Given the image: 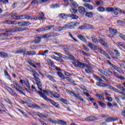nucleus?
Masks as SVG:
<instances>
[{
  "label": "nucleus",
  "instance_id": "aec40b11",
  "mask_svg": "<svg viewBox=\"0 0 125 125\" xmlns=\"http://www.w3.org/2000/svg\"><path fill=\"white\" fill-rule=\"evenodd\" d=\"M11 87H12V88H15V89H16L17 91H19V92H20V93H21V94H23V95H25V93L21 91L20 88H17L16 86H15L14 84H11Z\"/></svg>",
  "mask_w": 125,
  "mask_h": 125
},
{
  "label": "nucleus",
  "instance_id": "c756f323",
  "mask_svg": "<svg viewBox=\"0 0 125 125\" xmlns=\"http://www.w3.org/2000/svg\"><path fill=\"white\" fill-rule=\"evenodd\" d=\"M79 12L81 14H84L85 13V9L83 7H79Z\"/></svg>",
  "mask_w": 125,
  "mask_h": 125
},
{
  "label": "nucleus",
  "instance_id": "f3484780",
  "mask_svg": "<svg viewBox=\"0 0 125 125\" xmlns=\"http://www.w3.org/2000/svg\"><path fill=\"white\" fill-rule=\"evenodd\" d=\"M99 42H100V43L102 44V45H103V46L104 47H108V44H107V42H106L103 39H100L99 40Z\"/></svg>",
  "mask_w": 125,
  "mask_h": 125
},
{
  "label": "nucleus",
  "instance_id": "4be33fe9",
  "mask_svg": "<svg viewBox=\"0 0 125 125\" xmlns=\"http://www.w3.org/2000/svg\"><path fill=\"white\" fill-rule=\"evenodd\" d=\"M64 27H65V30H67V29H73L74 28L73 22H70L64 25Z\"/></svg>",
  "mask_w": 125,
  "mask_h": 125
},
{
  "label": "nucleus",
  "instance_id": "603ef678",
  "mask_svg": "<svg viewBox=\"0 0 125 125\" xmlns=\"http://www.w3.org/2000/svg\"><path fill=\"white\" fill-rule=\"evenodd\" d=\"M98 11H100L101 12H104L105 11V8L103 7H100L97 8Z\"/></svg>",
  "mask_w": 125,
  "mask_h": 125
},
{
  "label": "nucleus",
  "instance_id": "13d9d810",
  "mask_svg": "<svg viewBox=\"0 0 125 125\" xmlns=\"http://www.w3.org/2000/svg\"><path fill=\"white\" fill-rule=\"evenodd\" d=\"M63 50H64L65 53H66V55H67L68 56H69L71 54H70V52H69V51L68 50L67 48H63Z\"/></svg>",
  "mask_w": 125,
  "mask_h": 125
},
{
  "label": "nucleus",
  "instance_id": "69168bd1",
  "mask_svg": "<svg viewBox=\"0 0 125 125\" xmlns=\"http://www.w3.org/2000/svg\"><path fill=\"white\" fill-rule=\"evenodd\" d=\"M4 100L5 101H6V102L8 103L9 104L12 105V103L11 102V101H10L9 99L6 98L5 99H4Z\"/></svg>",
  "mask_w": 125,
  "mask_h": 125
},
{
  "label": "nucleus",
  "instance_id": "a878e982",
  "mask_svg": "<svg viewBox=\"0 0 125 125\" xmlns=\"http://www.w3.org/2000/svg\"><path fill=\"white\" fill-rule=\"evenodd\" d=\"M50 94H51V95H52V96H53L54 98H59V97H60V96L58 94V93L57 92H54L51 91L50 92Z\"/></svg>",
  "mask_w": 125,
  "mask_h": 125
},
{
  "label": "nucleus",
  "instance_id": "5fc2aeb1",
  "mask_svg": "<svg viewBox=\"0 0 125 125\" xmlns=\"http://www.w3.org/2000/svg\"><path fill=\"white\" fill-rule=\"evenodd\" d=\"M95 3H96V4H97L98 5H102V4H103V3H104L103 2V1H101V0H96L95 1Z\"/></svg>",
  "mask_w": 125,
  "mask_h": 125
},
{
  "label": "nucleus",
  "instance_id": "a18cd8bd",
  "mask_svg": "<svg viewBox=\"0 0 125 125\" xmlns=\"http://www.w3.org/2000/svg\"><path fill=\"white\" fill-rule=\"evenodd\" d=\"M32 6H35L36 4H39V1L38 0H33L31 2Z\"/></svg>",
  "mask_w": 125,
  "mask_h": 125
},
{
  "label": "nucleus",
  "instance_id": "2eb2a0df",
  "mask_svg": "<svg viewBox=\"0 0 125 125\" xmlns=\"http://www.w3.org/2000/svg\"><path fill=\"white\" fill-rule=\"evenodd\" d=\"M24 18L25 19H28V20H37V19H39V18H36V17H32L27 15H24Z\"/></svg>",
  "mask_w": 125,
  "mask_h": 125
},
{
  "label": "nucleus",
  "instance_id": "6ab92c4d",
  "mask_svg": "<svg viewBox=\"0 0 125 125\" xmlns=\"http://www.w3.org/2000/svg\"><path fill=\"white\" fill-rule=\"evenodd\" d=\"M40 17H36V18H39L36 19V20H42V19H45L44 18V14L43 12H41L39 13Z\"/></svg>",
  "mask_w": 125,
  "mask_h": 125
},
{
  "label": "nucleus",
  "instance_id": "2f4dec72",
  "mask_svg": "<svg viewBox=\"0 0 125 125\" xmlns=\"http://www.w3.org/2000/svg\"><path fill=\"white\" fill-rule=\"evenodd\" d=\"M88 46L90 47V48H91V49H92V50H96V49H97V47H96L95 45L91 44V43H89Z\"/></svg>",
  "mask_w": 125,
  "mask_h": 125
},
{
  "label": "nucleus",
  "instance_id": "a19ab883",
  "mask_svg": "<svg viewBox=\"0 0 125 125\" xmlns=\"http://www.w3.org/2000/svg\"><path fill=\"white\" fill-rule=\"evenodd\" d=\"M93 78L95 80H96V81H98V82H103L102 79L99 78V77L95 75V74L93 75Z\"/></svg>",
  "mask_w": 125,
  "mask_h": 125
},
{
  "label": "nucleus",
  "instance_id": "c03bdc74",
  "mask_svg": "<svg viewBox=\"0 0 125 125\" xmlns=\"http://www.w3.org/2000/svg\"><path fill=\"white\" fill-rule=\"evenodd\" d=\"M50 7L51 8H58V7H60V5L59 4H54L51 5Z\"/></svg>",
  "mask_w": 125,
  "mask_h": 125
},
{
  "label": "nucleus",
  "instance_id": "3c124183",
  "mask_svg": "<svg viewBox=\"0 0 125 125\" xmlns=\"http://www.w3.org/2000/svg\"><path fill=\"white\" fill-rule=\"evenodd\" d=\"M109 88L110 89H112V90H113V91H115V92H119V90L115 88H114L111 85H108Z\"/></svg>",
  "mask_w": 125,
  "mask_h": 125
},
{
  "label": "nucleus",
  "instance_id": "f8f14e48",
  "mask_svg": "<svg viewBox=\"0 0 125 125\" xmlns=\"http://www.w3.org/2000/svg\"><path fill=\"white\" fill-rule=\"evenodd\" d=\"M35 38V43H40V42H42V39H43V38H42L41 37H40L38 35H36L34 37Z\"/></svg>",
  "mask_w": 125,
  "mask_h": 125
},
{
  "label": "nucleus",
  "instance_id": "cd10ccee",
  "mask_svg": "<svg viewBox=\"0 0 125 125\" xmlns=\"http://www.w3.org/2000/svg\"><path fill=\"white\" fill-rule=\"evenodd\" d=\"M43 39H47L48 38H52L51 32L45 34L44 35L42 36Z\"/></svg>",
  "mask_w": 125,
  "mask_h": 125
},
{
  "label": "nucleus",
  "instance_id": "37998d69",
  "mask_svg": "<svg viewBox=\"0 0 125 125\" xmlns=\"http://www.w3.org/2000/svg\"><path fill=\"white\" fill-rule=\"evenodd\" d=\"M46 61L47 62L48 64L50 65V66H54V63H53V62L51 61V60L49 59H47Z\"/></svg>",
  "mask_w": 125,
  "mask_h": 125
},
{
  "label": "nucleus",
  "instance_id": "79ce46f5",
  "mask_svg": "<svg viewBox=\"0 0 125 125\" xmlns=\"http://www.w3.org/2000/svg\"><path fill=\"white\" fill-rule=\"evenodd\" d=\"M58 124L62 125H67V123L66 122L61 120L58 121Z\"/></svg>",
  "mask_w": 125,
  "mask_h": 125
},
{
  "label": "nucleus",
  "instance_id": "473e14b6",
  "mask_svg": "<svg viewBox=\"0 0 125 125\" xmlns=\"http://www.w3.org/2000/svg\"><path fill=\"white\" fill-rule=\"evenodd\" d=\"M78 38L81 40V41H82V42H87L86 39H85V37L84 36H83L82 35H79L78 36Z\"/></svg>",
  "mask_w": 125,
  "mask_h": 125
},
{
  "label": "nucleus",
  "instance_id": "7ed1b4c3",
  "mask_svg": "<svg viewBox=\"0 0 125 125\" xmlns=\"http://www.w3.org/2000/svg\"><path fill=\"white\" fill-rule=\"evenodd\" d=\"M79 30H94L95 27L94 26L87 24H83V25L80 26L78 27Z\"/></svg>",
  "mask_w": 125,
  "mask_h": 125
},
{
  "label": "nucleus",
  "instance_id": "f704fd0d",
  "mask_svg": "<svg viewBox=\"0 0 125 125\" xmlns=\"http://www.w3.org/2000/svg\"><path fill=\"white\" fill-rule=\"evenodd\" d=\"M54 28V25H48L47 26L44 27V31H48L51 30V29H53Z\"/></svg>",
  "mask_w": 125,
  "mask_h": 125
},
{
  "label": "nucleus",
  "instance_id": "c85d7f7f",
  "mask_svg": "<svg viewBox=\"0 0 125 125\" xmlns=\"http://www.w3.org/2000/svg\"><path fill=\"white\" fill-rule=\"evenodd\" d=\"M0 57L2 58H7V57H8V55L6 53L0 52Z\"/></svg>",
  "mask_w": 125,
  "mask_h": 125
},
{
  "label": "nucleus",
  "instance_id": "bb28decb",
  "mask_svg": "<svg viewBox=\"0 0 125 125\" xmlns=\"http://www.w3.org/2000/svg\"><path fill=\"white\" fill-rule=\"evenodd\" d=\"M27 62L32 67H33V68H35V69H37V66H36V64L33 62V61L32 60H30V59H28L27 60Z\"/></svg>",
  "mask_w": 125,
  "mask_h": 125
},
{
  "label": "nucleus",
  "instance_id": "0e129e2a",
  "mask_svg": "<svg viewBox=\"0 0 125 125\" xmlns=\"http://www.w3.org/2000/svg\"><path fill=\"white\" fill-rule=\"evenodd\" d=\"M5 88L6 90H7V91H8L9 92V93H11V92L13 90L10 87H9L8 86L5 87Z\"/></svg>",
  "mask_w": 125,
  "mask_h": 125
},
{
  "label": "nucleus",
  "instance_id": "b1692460",
  "mask_svg": "<svg viewBox=\"0 0 125 125\" xmlns=\"http://www.w3.org/2000/svg\"><path fill=\"white\" fill-rule=\"evenodd\" d=\"M45 77L48 78V79H49V80L51 81V82H53V83H56V80L51 75H50L49 74H45Z\"/></svg>",
  "mask_w": 125,
  "mask_h": 125
},
{
  "label": "nucleus",
  "instance_id": "ea45409f",
  "mask_svg": "<svg viewBox=\"0 0 125 125\" xmlns=\"http://www.w3.org/2000/svg\"><path fill=\"white\" fill-rule=\"evenodd\" d=\"M117 44L118 46H119V47L121 46V47H123L124 49H125V44H124V43L121 42H117Z\"/></svg>",
  "mask_w": 125,
  "mask_h": 125
},
{
  "label": "nucleus",
  "instance_id": "7c9ffc66",
  "mask_svg": "<svg viewBox=\"0 0 125 125\" xmlns=\"http://www.w3.org/2000/svg\"><path fill=\"white\" fill-rule=\"evenodd\" d=\"M58 17L60 18H62V19H66V18L68 17V16L67 15V14L62 13L59 15Z\"/></svg>",
  "mask_w": 125,
  "mask_h": 125
},
{
  "label": "nucleus",
  "instance_id": "a211bd4d",
  "mask_svg": "<svg viewBox=\"0 0 125 125\" xmlns=\"http://www.w3.org/2000/svg\"><path fill=\"white\" fill-rule=\"evenodd\" d=\"M85 120L86 122H92V121H95L96 120V117L93 116H90L87 117Z\"/></svg>",
  "mask_w": 125,
  "mask_h": 125
},
{
  "label": "nucleus",
  "instance_id": "39448f33",
  "mask_svg": "<svg viewBox=\"0 0 125 125\" xmlns=\"http://www.w3.org/2000/svg\"><path fill=\"white\" fill-rule=\"evenodd\" d=\"M13 30H14V28L7 30L5 33H0V37H3V36H5V37H9V36H11V33H15V32H13Z\"/></svg>",
  "mask_w": 125,
  "mask_h": 125
},
{
  "label": "nucleus",
  "instance_id": "4d7b16f0",
  "mask_svg": "<svg viewBox=\"0 0 125 125\" xmlns=\"http://www.w3.org/2000/svg\"><path fill=\"white\" fill-rule=\"evenodd\" d=\"M58 31H64V30H66V27H65V25L63 26H60L58 28Z\"/></svg>",
  "mask_w": 125,
  "mask_h": 125
},
{
  "label": "nucleus",
  "instance_id": "680f3d73",
  "mask_svg": "<svg viewBox=\"0 0 125 125\" xmlns=\"http://www.w3.org/2000/svg\"><path fill=\"white\" fill-rule=\"evenodd\" d=\"M52 34V38L54 37H58V36H60V34L57 33H51Z\"/></svg>",
  "mask_w": 125,
  "mask_h": 125
},
{
  "label": "nucleus",
  "instance_id": "58836bf2",
  "mask_svg": "<svg viewBox=\"0 0 125 125\" xmlns=\"http://www.w3.org/2000/svg\"><path fill=\"white\" fill-rule=\"evenodd\" d=\"M69 17H71V18H72V19H74L75 20H77V19L79 18V16H78V15H75L74 14L69 15Z\"/></svg>",
  "mask_w": 125,
  "mask_h": 125
},
{
  "label": "nucleus",
  "instance_id": "052dcab7",
  "mask_svg": "<svg viewBox=\"0 0 125 125\" xmlns=\"http://www.w3.org/2000/svg\"><path fill=\"white\" fill-rule=\"evenodd\" d=\"M68 56H69L70 60H71L72 62L76 60V59L75 58V57H74V56L73 55L70 54Z\"/></svg>",
  "mask_w": 125,
  "mask_h": 125
},
{
  "label": "nucleus",
  "instance_id": "20e7f679",
  "mask_svg": "<svg viewBox=\"0 0 125 125\" xmlns=\"http://www.w3.org/2000/svg\"><path fill=\"white\" fill-rule=\"evenodd\" d=\"M107 63L109 65H110V66H112V67H113L115 71H117V72H118V73H120V74H124V71L122 70V69H121V68L116 66L109 61H107Z\"/></svg>",
  "mask_w": 125,
  "mask_h": 125
},
{
  "label": "nucleus",
  "instance_id": "774afa93",
  "mask_svg": "<svg viewBox=\"0 0 125 125\" xmlns=\"http://www.w3.org/2000/svg\"><path fill=\"white\" fill-rule=\"evenodd\" d=\"M49 52L48 50H44L43 52H42V56H44L45 55L47 54Z\"/></svg>",
  "mask_w": 125,
  "mask_h": 125
},
{
  "label": "nucleus",
  "instance_id": "bf43d9fd",
  "mask_svg": "<svg viewBox=\"0 0 125 125\" xmlns=\"http://www.w3.org/2000/svg\"><path fill=\"white\" fill-rule=\"evenodd\" d=\"M98 103L99 104L100 106H102V107H103L104 108H106V104H105L104 103L101 102H98Z\"/></svg>",
  "mask_w": 125,
  "mask_h": 125
},
{
  "label": "nucleus",
  "instance_id": "864d4df0",
  "mask_svg": "<svg viewBox=\"0 0 125 125\" xmlns=\"http://www.w3.org/2000/svg\"><path fill=\"white\" fill-rule=\"evenodd\" d=\"M60 101H61L64 104H66V105H68V101L65 100L64 99H63L62 98L60 99Z\"/></svg>",
  "mask_w": 125,
  "mask_h": 125
},
{
  "label": "nucleus",
  "instance_id": "c9c22d12",
  "mask_svg": "<svg viewBox=\"0 0 125 125\" xmlns=\"http://www.w3.org/2000/svg\"><path fill=\"white\" fill-rule=\"evenodd\" d=\"M4 73L5 76L7 79H8V80H11V77L10 76L9 74H8V72H7L6 70H4Z\"/></svg>",
  "mask_w": 125,
  "mask_h": 125
},
{
  "label": "nucleus",
  "instance_id": "0eeeda50",
  "mask_svg": "<svg viewBox=\"0 0 125 125\" xmlns=\"http://www.w3.org/2000/svg\"><path fill=\"white\" fill-rule=\"evenodd\" d=\"M69 1L71 3V7H74V8H77L79 6V5L77 2L74 1V0H64V2L65 3H67L69 4Z\"/></svg>",
  "mask_w": 125,
  "mask_h": 125
},
{
  "label": "nucleus",
  "instance_id": "6e6d98bb",
  "mask_svg": "<svg viewBox=\"0 0 125 125\" xmlns=\"http://www.w3.org/2000/svg\"><path fill=\"white\" fill-rule=\"evenodd\" d=\"M31 22L29 21H23V27L29 26V25H31Z\"/></svg>",
  "mask_w": 125,
  "mask_h": 125
},
{
  "label": "nucleus",
  "instance_id": "338daca9",
  "mask_svg": "<svg viewBox=\"0 0 125 125\" xmlns=\"http://www.w3.org/2000/svg\"><path fill=\"white\" fill-rule=\"evenodd\" d=\"M70 11L71 12V13H77L78 12V10L75 8H72L70 10Z\"/></svg>",
  "mask_w": 125,
  "mask_h": 125
},
{
  "label": "nucleus",
  "instance_id": "ddd939ff",
  "mask_svg": "<svg viewBox=\"0 0 125 125\" xmlns=\"http://www.w3.org/2000/svg\"><path fill=\"white\" fill-rule=\"evenodd\" d=\"M96 85L100 86V87H105V86H108V85L103 83L102 81H98L96 83Z\"/></svg>",
  "mask_w": 125,
  "mask_h": 125
},
{
  "label": "nucleus",
  "instance_id": "423d86ee",
  "mask_svg": "<svg viewBox=\"0 0 125 125\" xmlns=\"http://www.w3.org/2000/svg\"><path fill=\"white\" fill-rule=\"evenodd\" d=\"M35 79H36L35 81H36V82H37L36 84L38 86L39 89H40V90H41V91H42V82H41V79H40V78L38 77H36Z\"/></svg>",
  "mask_w": 125,
  "mask_h": 125
},
{
  "label": "nucleus",
  "instance_id": "393cba45",
  "mask_svg": "<svg viewBox=\"0 0 125 125\" xmlns=\"http://www.w3.org/2000/svg\"><path fill=\"white\" fill-rule=\"evenodd\" d=\"M92 42H93L95 44H98V43H99V40H98L97 37L96 36L92 37Z\"/></svg>",
  "mask_w": 125,
  "mask_h": 125
},
{
  "label": "nucleus",
  "instance_id": "4c0bfd02",
  "mask_svg": "<svg viewBox=\"0 0 125 125\" xmlns=\"http://www.w3.org/2000/svg\"><path fill=\"white\" fill-rule=\"evenodd\" d=\"M85 16H86V17H88V18H92L93 17V13L87 12L85 14Z\"/></svg>",
  "mask_w": 125,
  "mask_h": 125
},
{
  "label": "nucleus",
  "instance_id": "f03ea898",
  "mask_svg": "<svg viewBox=\"0 0 125 125\" xmlns=\"http://www.w3.org/2000/svg\"><path fill=\"white\" fill-rule=\"evenodd\" d=\"M72 63L76 68L78 67L81 68L82 69H84V64L83 63L77 60L73 61Z\"/></svg>",
  "mask_w": 125,
  "mask_h": 125
},
{
  "label": "nucleus",
  "instance_id": "49530a36",
  "mask_svg": "<svg viewBox=\"0 0 125 125\" xmlns=\"http://www.w3.org/2000/svg\"><path fill=\"white\" fill-rule=\"evenodd\" d=\"M85 71L88 75H90L91 73H92V70H91V68L85 69Z\"/></svg>",
  "mask_w": 125,
  "mask_h": 125
},
{
  "label": "nucleus",
  "instance_id": "5701e85b",
  "mask_svg": "<svg viewBox=\"0 0 125 125\" xmlns=\"http://www.w3.org/2000/svg\"><path fill=\"white\" fill-rule=\"evenodd\" d=\"M109 32L111 35H113V36H116V35L118 34V30L112 28H109Z\"/></svg>",
  "mask_w": 125,
  "mask_h": 125
},
{
  "label": "nucleus",
  "instance_id": "1a4fd4ad",
  "mask_svg": "<svg viewBox=\"0 0 125 125\" xmlns=\"http://www.w3.org/2000/svg\"><path fill=\"white\" fill-rule=\"evenodd\" d=\"M107 71L109 73V74H111L112 76L114 77H116V78L119 77V73L117 72L114 71V70H112L111 68H108L107 69Z\"/></svg>",
  "mask_w": 125,
  "mask_h": 125
},
{
  "label": "nucleus",
  "instance_id": "09e8293b",
  "mask_svg": "<svg viewBox=\"0 0 125 125\" xmlns=\"http://www.w3.org/2000/svg\"><path fill=\"white\" fill-rule=\"evenodd\" d=\"M17 14L16 13H12L11 14V17H12V18H13V19H17Z\"/></svg>",
  "mask_w": 125,
  "mask_h": 125
},
{
  "label": "nucleus",
  "instance_id": "dca6fc26",
  "mask_svg": "<svg viewBox=\"0 0 125 125\" xmlns=\"http://www.w3.org/2000/svg\"><path fill=\"white\" fill-rule=\"evenodd\" d=\"M24 54L25 55H29V56H34V55H36V53L35 51H26Z\"/></svg>",
  "mask_w": 125,
  "mask_h": 125
},
{
  "label": "nucleus",
  "instance_id": "9d476101",
  "mask_svg": "<svg viewBox=\"0 0 125 125\" xmlns=\"http://www.w3.org/2000/svg\"><path fill=\"white\" fill-rule=\"evenodd\" d=\"M26 51H27V49L26 48H23L22 49H20L17 50L15 53H16V54H21V53H22L23 55H25Z\"/></svg>",
  "mask_w": 125,
  "mask_h": 125
},
{
  "label": "nucleus",
  "instance_id": "e2e57ef3",
  "mask_svg": "<svg viewBox=\"0 0 125 125\" xmlns=\"http://www.w3.org/2000/svg\"><path fill=\"white\" fill-rule=\"evenodd\" d=\"M114 8L113 7H107L106 8V11H108V12H112L114 10Z\"/></svg>",
  "mask_w": 125,
  "mask_h": 125
},
{
  "label": "nucleus",
  "instance_id": "de8ad7c7",
  "mask_svg": "<svg viewBox=\"0 0 125 125\" xmlns=\"http://www.w3.org/2000/svg\"><path fill=\"white\" fill-rule=\"evenodd\" d=\"M116 87H117V88H118L119 89H120V90H122V91H124V92H125V89L121 85H117Z\"/></svg>",
  "mask_w": 125,
  "mask_h": 125
},
{
  "label": "nucleus",
  "instance_id": "8fccbe9b",
  "mask_svg": "<svg viewBox=\"0 0 125 125\" xmlns=\"http://www.w3.org/2000/svg\"><path fill=\"white\" fill-rule=\"evenodd\" d=\"M65 79H66L67 82H70V83H75V81H74V80L72 79L69 77H66Z\"/></svg>",
  "mask_w": 125,
  "mask_h": 125
},
{
  "label": "nucleus",
  "instance_id": "f257e3e1",
  "mask_svg": "<svg viewBox=\"0 0 125 125\" xmlns=\"http://www.w3.org/2000/svg\"><path fill=\"white\" fill-rule=\"evenodd\" d=\"M37 93H38V94H39V95H40V96H41V97H42L43 98V99H44V100L47 101V102H50V103H51V104L53 105V106H55V107H56V108H58L59 109L60 108V104H57V103L53 101L51 99H48L46 95H45L44 94L42 93V92L37 91Z\"/></svg>",
  "mask_w": 125,
  "mask_h": 125
},
{
  "label": "nucleus",
  "instance_id": "4468645a",
  "mask_svg": "<svg viewBox=\"0 0 125 125\" xmlns=\"http://www.w3.org/2000/svg\"><path fill=\"white\" fill-rule=\"evenodd\" d=\"M28 70L30 71V72H32L33 76V77H34L35 78L38 77H40V75H39V74H38V72H37L36 70L33 69L32 67H30V69H28Z\"/></svg>",
  "mask_w": 125,
  "mask_h": 125
},
{
  "label": "nucleus",
  "instance_id": "6e6552de",
  "mask_svg": "<svg viewBox=\"0 0 125 125\" xmlns=\"http://www.w3.org/2000/svg\"><path fill=\"white\" fill-rule=\"evenodd\" d=\"M69 93L70 94H73V96H74V97H75L76 98H78V99H79V100H80V101H82L83 102V101H84V100H83V97H82L80 94H75V93L73 91H69Z\"/></svg>",
  "mask_w": 125,
  "mask_h": 125
},
{
  "label": "nucleus",
  "instance_id": "72a5a7b5",
  "mask_svg": "<svg viewBox=\"0 0 125 125\" xmlns=\"http://www.w3.org/2000/svg\"><path fill=\"white\" fill-rule=\"evenodd\" d=\"M105 121L107 123H110L111 122H115V121H118V118H109L105 120Z\"/></svg>",
  "mask_w": 125,
  "mask_h": 125
},
{
  "label": "nucleus",
  "instance_id": "e433bc0d",
  "mask_svg": "<svg viewBox=\"0 0 125 125\" xmlns=\"http://www.w3.org/2000/svg\"><path fill=\"white\" fill-rule=\"evenodd\" d=\"M57 74L58 75L59 77L61 78V79H62V80H66V77L64 76V74H63L62 73L58 72Z\"/></svg>",
  "mask_w": 125,
  "mask_h": 125
},
{
  "label": "nucleus",
  "instance_id": "9b49d317",
  "mask_svg": "<svg viewBox=\"0 0 125 125\" xmlns=\"http://www.w3.org/2000/svg\"><path fill=\"white\" fill-rule=\"evenodd\" d=\"M14 30H13V32H23L24 31H26L27 28L25 27H15L14 28Z\"/></svg>",
  "mask_w": 125,
  "mask_h": 125
},
{
  "label": "nucleus",
  "instance_id": "412c9836",
  "mask_svg": "<svg viewBox=\"0 0 125 125\" xmlns=\"http://www.w3.org/2000/svg\"><path fill=\"white\" fill-rule=\"evenodd\" d=\"M83 6L87 8V9H89V10H92L93 9V6L88 3H84Z\"/></svg>",
  "mask_w": 125,
  "mask_h": 125
}]
</instances>
